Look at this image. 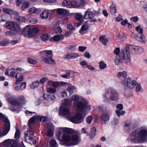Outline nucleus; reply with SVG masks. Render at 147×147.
Returning a JSON list of instances; mask_svg holds the SVG:
<instances>
[{"instance_id":"obj_1","label":"nucleus","mask_w":147,"mask_h":147,"mask_svg":"<svg viewBox=\"0 0 147 147\" xmlns=\"http://www.w3.org/2000/svg\"><path fill=\"white\" fill-rule=\"evenodd\" d=\"M133 127L132 122L127 121L125 122V127L126 128V132L129 134L133 142L140 143L145 141L147 137V127H142L130 132Z\"/></svg>"},{"instance_id":"obj_2","label":"nucleus","mask_w":147,"mask_h":147,"mask_svg":"<svg viewBox=\"0 0 147 147\" xmlns=\"http://www.w3.org/2000/svg\"><path fill=\"white\" fill-rule=\"evenodd\" d=\"M5 26L7 28L9 29L15 31V32L10 31L6 32L5 34L11 36H13L16 35L18 34L19 35H24L25 36L27 37L28 35V26H26L22 30H21L20 25L15 22H9L6 23Z\"/></svg>"},{"instance_id":"obj_3","label":"nucleus","mask_w":147,"mask_h":147,"mask_svg":"<svg viewBox=\"0 0 147 147\" xmlns=\"http://www.w3.org/2000/svg\"><path fill=\"white\" fill-rule=\"evenodd\" d=\"M58 129L59 131L57 134L58 138H59L61 135L62 132L63 133L62 136V140L63 142V145L67 146H71L70 144L71 142V136L67 133H70L73 131V129L67 127H59Z\"/></svg>"},{"instance_id":"obj_4","label":"nucleus","mask_w":147,"mask_h":147,"mask_svg":"<svg viewBox=\"0 0 147 147\" xmlns=\"http://www.w3.org/2000/svg\"><path fill=\"white\" fill-rule=\"evenodd\" d=\"M109 94V96L108 98V100H105V102L107 103L110 102L109 100L112 101H117L119 99V93L115 88L112 87H109L105 89L102 96L104 98H107V95Z\"/></svg>"},{"instance_id":"obj_5","label":"nucleus","mask_w":147,"mask_h":147,"mask_svg":"<svg viewBox=\"0 0 147 147\" xmlns=\"http://www.w3.org/2000/svg\"><path fill=\"white\" fill-rule=\"evenodd\" d=\"M73 106L76 107L79 110L85 112L89 111L91 110V105L87 100L84 98H82L80 101L77 102L76 104L75 102H74Z\"/></svg>"},{"instance_id":"obj_6","label":"nucleus","mask_w":147,"mask_h":147,"mask_svg":"<svg viewBox=\"0 0 147 147\" xmlns=\"http://www.w3.org/2000/svg\"><path fill=\"white\" fill-rule=\"evenodd\" d=\"M26 102L25 97L23 95L18 96V99H16L15 96L12 106L14 107L10 108V109L12 111H15L19 110L20 108Z\"/></svg>"},{"instance_id":"obj_7","label":"nucleus","mask_w":147,"mask_h":147,"mask_svg":"<svg viewBox=\"0 0 147 147\" xmlns=\"http://www.w3.org/2000/svg\"><path fill=\"white\" fill-rule=\"evenodd\" d=\"M125 48L133 54H138L144 51V49L141 47L134 45H128Z\"/></svg>"},{"instance_id":"obj_8","label":"nucleus","mask_w":147,"mask_h":147,"mask_svg":"<svg viewBox=\"0 0 147 147\" xmlns=\"http://www.w3.org/2000/svg\"><path fill=\"white\" fill-rule=\"evenodd\" d=\"M68 120L72 123L76 124H79L82 123L84 121V117L80 112L77 113L75 116H74L72 115L71 116L68 117Z\"/></svg>"},{"instance_id":"obj_9","label":"nucleus","mask_w":147,"mask_h":147,"mask_svg":"<svg viewBox=\"0 0 147 147\" xmlns=\"http://www.w3.org/2000/svg\"><path fill=\"white\" fill-rule=\"evenodd\" d=\"M121 82L122 84L125 85L128 88L132 89L135 87L136 81L128 78L121 80Z\"/></svg>"},{"instance_id":"obj_10","label":"nucleus","mask_w":147,"mask_h":147,"mask_svg":"<svg viewBox=\"0 0 147 147\" xmlns=\"http://www.w3.org/2000/svg\"><path fill=\"white\" fill-rule=\"evenodd\" d=\"M120 56L123 58L126 63H129L131 61V56L129 54V51L125 47L124 50L120 51Z\"/></svg>"},{"instance_id":"obj_11","label":"nucleus","mask_w":147,"mask_h":147,"mask_svg":"<svg viewBox=\"0 0 147 147\" xmlns=\"http://www.w3.org/2000/svg\"><path fill=\"white\" fill-rule=\"evenodd\" d=\"M0 119H3V121L5 124L3 128V132H5L3 135H6L9 132L10 129V123L9 120L4 117L3 115L0 113Z\"/></svg>"},{"instance_id":"obj_12","label":"nucleus","mask_w":147,"mask_h":147,"mask_svg":"<svg viewBox=\"0 0 147 147\" xmlns=\"http://www.w3.org/2000/svg\"><path fill=\"white\" fill-rule=\"evenodd\" d=\"M59 114L66 117L68 120V117L71 116V113H70V111L69 108L65 107H61L59 109Z\"/></svg>"},{"instance_id":"obj_13","label":"nucleus","mask_w":147,"mask_h":147,"mask_svg":"<svg viewBox=\"0 0 147 147\" xmlns=\"http://www.w3.org/2000/svg\"><path fill=\"white\" fill-rule=\"evenodd\" d=\"M99 13L98 11H94L92 12L89 10H86L85 13L83 18L86 20H90L94 17L96 15Z\"/></svg>"},{"instance_id":"obj_14","label":"nucleus","mask_w":147,"mask_h":147,"mask_svg":"<svg viewBox=\"0 0 147 147\" xmlns=\"http://www.w3.org/2000/svg\"><path fill=\"white\" fill-rule=\"evenodd\" d=\"M39 29L36 27H32L30 29L29 28L28 26V38H32L34 36V34L38 32Z\"/></svg>"},{"instance_id":"obj_15","label":"nucleus","mask_w":147,"mask_h":147,"mask_svg":"<svg viewBox=\"0 0 147 147\" xmlns=\"http://www.w3.org/2000/svg\"><path fill=\"white\" fill-rule=\"evenodd\" d=\"M71 141L70 144H71V146L78 144L80 141V137L77 135L74 134L71 136Z\"/></svg>"},{"instance_id":"obj_16","label":"nucleus","mask_w":147,"mask_h":147,"mask_svg":"<svg viewBox=\"0 0 147 147\" xmlns=\"http://www.w3.org/2000/svg\"><path fill=\"white\" fill-rule=\"evenodd\" d=\"M47 128L48 131L47 133V135L50 137L52 136L53 135V130L54 128V126L53 124L50 123L47 124Z\"/></svg>"},{"instance_id":"obj_17","label":"nucleus","mask_w":147,"mask_h":147,"mask_svg":"<svg viewBox=\"0 0 147 147\" xmlns=\"http://www.w3.org/2000/svg\"><path fill=\"white\" fill-rule=\"evenodd\" d=\"M131 37L143 43H145L146 41L145 37L144 35L141 36L140 37L138 35H136L135 36L134 33H132L131 34Z\"/></svg>"},{"instance_id":"obj_18","label":"nucleus","mask_w":147,"mask_h":147,"mask_svg":"<svg viewBox=\"0 0 147 147\" xmlns=\"http://www.w3.org/2000/svg\"><path fill=\"white\" fill-rule=\"evenodd\" d=\"M58 14L59 15H62L64 16H67L69 14V11L63 8H58L56 9Z\"/></svg>"},{"instance_id":"obj_19","label":"nucleus","mask_w":147,"mask_h":147,"mask_svg":"<svg viewBox=\"0 0 147 147\" xmlns=\"http://www.w3.org/2000/svg\"><path fill=\"white\" fill-rule=\"evenodd\" d=\"M4 97L7 98V101L12 105L15 96L11 95L9 93H7L4 95Z\"/></svg>"},{"instance_id":"obj_20","label":"nucleus","mask_w":147,"mask_h":147,"mask_svg":"<svg viewBox=\"0 0 147 147\" xmlns=\"http://www.w3.org/2000/svg\"><path fill=\"white\" fill-rule=\"evenodd\" d=\"M79 56L78 53H69L64 57V58L66 59H70L76 58Z\"/></svg>"},{"instance_id":"obj_21","label":"nucleus","mask_w":147,"mask_h":147,"mask_svg":"<svg viewBox=\"0 0 147 147\" xmlns=\"http://www.w3.org/2000/svg\"><path fill=\"white\" fill-rule=\"evenodd\" d=\"M42 61L44 63L49 64H54L55 62L51 58H47L43 56L41 57Z\"/></svg>"},{"instance_id":"obj_22","label":"nucleus","mask_w":147,"mask_h":147,"mask_svg":"<svg viewBox=\"0 0 147 147\" xmlns=\"http://www.w3.org/2000/svg\"><path fill=\"white\" fill-rule=\"evenodd\" d=\"M110 116L106 113L102 114L101 116V119L104 122V124H106L109 120Z\"/></svg>"},{"instance_id":"obj_23","label":"nucleus","mask_w":147,"mask_h":147,"mask_svg":"<svg viewBox=\"0 0 147 147\" xmlns=\"http://www.w3.org/2000/svg\"><path fill=\"white\" fill-rule=\"evenodd\" d=\"M3 11L5 13L10 15L14 14L15 15H18L19 14L18 12L7 8H4L3 9Z\"/></svg>"},{"instance_id":"obj_24","label":"nucleus","mask_w":147,"mask_h":147,"mask_svg":"<svg viewBox=\"0 0 147 147\" xmlns=\"http://www.w3.org/2000/svg\"><path fill=\"white\" fill-rule=\"evenodd\" d=\"M42 57L44 56L48 57L49 55L52 56L53 55L52 51L51 50H44L40 52Z\"/></svg>"},{"instance_id":"obj_25","label":"nucleus","mask_w":147,"mask_h":147,"mask_svg":"<svg viewBox=\"0 0 147 147\" xmlns=\"http://www.w3.org/2000/svg\"><path fill=\"white\" fill-rule=\"evenodd\" d=\"M43 97L45 99L49 101L55 100L56 99L55 97L53 94H44Z\"/></svg>"},{"instance_id":"obj_26","label":"nucleus","mask_w":147,"mask_h":147,"mask_svg":"<svg viewBox=\"0 0 147 147\" xmlns=\"http://www.w3.org/2000/svg\"><path fill=\"white\" fill-rule=\"evenodd\" d=\"M64 38V36L62 34L56 35L51 38V39L54 41L57 42L59 41L62 40Z\"/></svg>"},{"instance_id":"obj_27","label":"nucleus","mask_w":147,"mask_h":147,"mask_svg":"<svg viewBox=\"0 0 147 147\" xmlns=\"http://www.w3.org/2000/svg\"><path fill=\"white\" fill-rule=\"evenodd\" d=\"M116 11V6L115 4L112 3L110 6V12L112 15H114Z\"/></svg>"},{"instance_id":"obj_28","label":"nucleus","mask_w":147,"mask_h":147,"mask_svg":"<svg viewBox=\"0 0 147 147\" xmlns=\"http://www.w3.org/2000/svg\"><path fill=\"white\" fill-rule=\"evenodd\" d=\"M49 82L50 83L52 86L55 87L57 88L58 86H61L63 85L65 83V82H53L52 81H49Z\"/></svg>"},{"instance_id":"obj_29","label":"nucleus","mask_w":147,"mask_h":147,"mask_svg":"<svg viewBox=\"0 0 147 147\" xmlns=\"http://www.w3.org/2000/svg\"><path fill=\"white\" fill-rule=\"evenodd\" d=\"M49 13L48 11H44L40 14V17L42 19L46 20L48 18Z\"/></svg>"},{"instance_id":"obj_30","label":"nucleus","mask_w":147,"mask_h":147,"mask_svg":"<svg viewBox=\"0 0 147 147\" xmlns=\"http://www.w3.org/2000/svg\"><path fill=\"white\" fill-rule=\"evenodd\" d=\"M117 76L121 80L122 78H123L124 79L126 78V77L127 76V73L125 71L119 72L118 73Z\"/></svg>"},{"instance_id":"obj_31","label":"nucleus","mask_w":147,"mask_h":147,"mask_svg":"<svg viewBox=\"0 0 147 147\" xmlns=\"http://www.w3.org/2000/svg\"><path fill=\"white\" fill-rule=\"evenodd\" d=\"M120 53L118 55H117L115 60V65H118L123 60V58L120 56Z\"/></svg>"},{"instance_id":"obj_32","label":"nucleus","mask_w":147,"mask_h":147,"mask_svg":"<svg viewBox=\"0 0 147 147\" xmlns=\"http://www.w3.org/2000/svg\"><path fill=\"white\" fill-rule=\"evenodd\" d=\"M100 41L104 45H106L107 42L108 41V39L106 38L105 35H102L99 37Z\"/></svg>"},{"instance_id":"obj_33","label":"nucleus","mask_w":147,"mask_h":147,"mask_svg":"<svg viewBox=\"0 0 147 147\" xmlns=\"http://www.w3.org/2000/svg\"><path fill=\"white\" fill-rule=\"evenodd\" d=\"M96 129L95 127H92L90 130V139H92L96 135Z\"/></svg>"},{"instance_id":"obj_34","label":"nucleus","mask_w":147,"mask_h":147,"mask_svg":"<svg viewBox=\"0 0 147 147\" xmlns=\"http://www.w3.org/2000/svg\"><path fill=\"white\" fill-rule=\"evenodd\" d=\"M14 142L13 140L8 139L3 142V145L5 146H8Z\"/></svg>"},{"instance_id":"obj_35","label":"nucleus","mask_w":147,"mask_h":147,"mask_svg":"<svg viewBox=\"0 0 147 147\" xmlns=\"http://www.w3.org/2000/svg\"><path fill=\"white\" fill-rule=\"evenodd\" d=\"M76 89V88L74 86H68L67 90L69 94H71L74 92Z\"/></svg>"},{"instance_id":"obj_36","label":"nucleus","mask_w":147,"mask_h":147,"mask_svg":"<svg viewBox=\"0 0 147 147\" xmlns=\"http://www.w3.org/2000/svg\"><path fill=\"white\" fill-rule=\"evenodd\" d=\"M88 28V26L86 24H83L81 27V29L79 31V32L83 35L84 34V31L87 30Z\"/></svg>"},{"instance_id":"obj_37","label":"nucleus","mask_w":147,"mask_h":147,"mask_svg":"<svg viewBox=\"0 0 147 147\" xmlns=\"http://www.w3.org/2000/svg\"><path fill=\"white\" fill-rule=\"evenodd\" d=\"M18 15H16V19L18 22H24L26 21V19L25 17Z\"/></svg>"},{"instance_id":"obj_38","label":"nucleus","mask_w":147,"mask_h":147,"mask_svg":"<svg viewBox=\"0 0 147 147\" xmlns=\"http://www.w3.org/2000/svg\"><path fill=\"white\" fill-rule=\"evenodd\" d=\"M136 31L138 32V35L140 37L141 36H143L142 35L143 33V29L141 28L140 26H138L136 28Z\"/></svg>"},{"instance_id":"obj_39","label":"nucleus","mask_w":147,"mask_h":147,"mask_svg":"<svg viewBox=\"0 0 147 147\" xmlns=\"http://www.w3.org/2000/svg\"><path fill=\"white\" fill-rule=\"evenodd\" d=\"M39 116H34L32 117L29 120L28 122V124H30L33 123L36 119L38 120L39 119Z\"/></svg>"},{"instance_id":"obj_40","label":"nucleus","mask_w":147,"mask_h":147,"mask_svg":"<svg viewBox=\"0 0 147 147\" xmlns=\"http://www.w3.org/2000/svg\"><path fill=\"white\" fill-rule=\"evenodd\" d=\"M62 104L65 105H71V101H69L67 99L65 98L63 99L62 101Z\"/></svg>"},{"instance_id":"obj_41","label":"nucleus","mask_w":147,"mask_h":147,"mask_svg":"<svg viewBox=\"0 0 147 147\" xmlns=\"http://www.w3.org/2000/svg\"><path fill=\"white\" fill-rule=\"evenodd\" d=\"M39 83L40 82L38 81H34L30 86L31 88L34 89L37 87L39 86Z\"/></svg>"},{"instance_id":"obj_42","label":"nucleus","mask_w":147,"mask_h":147,"mask_svg":"<svg viewBox=\"0 0 147 147\" xmlns=\"http://www.w3.org/2000/svg\"><path fill=\"white\" fill-rule=\"evenodd\" d=\"M42 40L43 41H45L48 40L49 38V35L47 34H42L40 36Z\"/></svg>"},{"instance_id":"obj_43","label":"nucleus","mask_w":147,"mask_h":147,"mask_svg":"<svg viewBox=\"0 0 147 147\" xmlns=\"http://www.w3.org/2000/svg\"><path fill=\"white\" fill-rule=\"evenodd\" d=\"M10 42L9 39H5L0 42V45L1 46H5L8 44Z\"/></svg>"},{"instance_id":"obj_44","label":"nucleus","mask_w":147,"mask_h":147,"mask_svg":"<svg viewBox=\"0 0 147 147\" xmlns=\"http://www.w3.org/2000/svg\"><path fill=\"white\" fill-rule=\"evenodd\" d=\"M116 113L117 115L119 117L121 115H123L125 113V112L124 111L122 110H119L117 109L116 110Z\"/></svg>"},{"instance_id":"obj_45","label":"nucleus","mask_w":147,"mask_h":147,"mask_svg":"<svg viewBox=\"0 0 147 147\" xmlns=\"http://www.w3.org/2000/svg\"><path fill=\"white\" fill-rule=\"evenodd\" d=\"M70 2L65 0L63 2L62 5L63 7H66L68 8H70L71 6L70 5Z\"/></svg>"},{"instance_id":"obj_46","label":"nucleus","mask_w":147,"mask_h":147,"mask_svg":"<svg viewBox=\"0 0 147 147\" xmlns=\"http://www.w3.org/2000/svg\"><path fill=\"white\" fill-rule=\"evenodd\" d=\"M99 67L101 69H104L107 67V65L103 61H101L99 63Z\"/></svg>"},{"instance_id":"obj_47","label":"nucleus","mask_w":147,"mask_h":147,"mask_svg":"<svg viewBox=\"0 0 147 147\" xmlns=\"http://www.w3.org/2000/svg\"><path fill=\"white\" fill-rule=\"evenodd\" d=\"M23 78L24 77L23 75H20L16 82L15 84L17 85L20 84L21 82L23 81Z\"/></svg>"},{"instance_id":"obj_48","label":"nucleus","mask_w":147,"mask_h":147,"mask_svg":"<svg viewBox=\"0 0 147 147\" xmlns=\"http://www.w3.org/2000/svg\"><path fill=\"white\" fill-rule=\"evenodd\" d=\"M79 96L77 94L73 95L71 97V100L74 101L75 102L77 101L79 99Z\"/></svg>"},{"instance_id":"obj_49","label":"nucleus","mask_w":147,"mask_h":147,"mask_svg":"<svg viewBox=\"0 0 147 147\" xmlns=\"http://www.w3.org/2000/svg\"><path fill=\"white\" fill-rule=\"evenodd\" d=\"M36 11H40V9H36L34 7H33L28 10V12L30 14L33 13H35Z\"/></svg>"},{"instance_id":"obj_50","label":"nucleus","mask_w":147,"mask_h":147,"mask_svg":"<svg viewBox=\"0 0 147 147\" xmlns=\"http://www.w3.org/2000/svg\"><path fill=\"white\" fill-rule=\"evenodd\" d=\"M117 37L122 40H125L127 37V35L125 34H119L117 36Z\"/></svg>"},{"instance_id":"obj_51","label":"nucleus","mask_w":147,"mask_h":147,"mask_svg":"<svg viewBox=\"0 0 147 147\" xmlns=\"http://www.w3.org/2000/svg\"><path fill=\"white\" fill-rule=\"evenodd\" d=\"M39 116V119L38 120L40 121L43 122L44 123L47 121L48 118L47 117L43 116Z\"/></svg>"},{"instance_id":"obj_52","label":"nucleus","mask_w":147,"mask_h":147,"mask_svg":"<svg viewBox=\"0 0 147 147\" xmlns=\"http://www.w3.org/2000/svg\"><path fill=\"white\" fill-rule=\"evenodd\" d=\"M136 86V90L137 92H139L141 90L142 88L140 84L137 83L136 82V83L135 84Z\"/></svg>"},{"instance_id":"obj_53","label":"nucleus","mask_w":147,"mask_h":147,"mask_svg":"<svg viewBox=\"0 0 147 147\" xmlns=\"http://www.w3.org/2000/svg\"><path fill=\"white\" fill-rule=\"evenodd\" d=\"M7 20L6 15L3 14L0 16V22H5Z\"/></svg>"},{"instance_id":"obj_54","label":"nucleus","mask_w":147,"mask_h":147,"mask_svg":"<svg viewBox=\"0 0 147 147\" xmlns=\"http://www.w3.org/2000/svg\"><path fill=\"white\" fill-rule=\"evenodd\" d=\"M47 91L49 93H54L56 91V90L55 88L49 87L47 88Z\"/></svg>"},{"instance_id":"obj_55","label":"nucleus","mask_w":147,"mask_h":147,"mask_svg":"<svg viewBox=\"0 0 147 147\" xmlns=\"http://www.w3.org/2000/svg\"><path fill=\"white\" fill-rule=\"evenodd\" d=\"M51 145L53 147H58L56 141L54 139H52L50 142Z\"/></svg>"},{"instance_id":"obj_56","label":"nucleus","mask_w":147,"mask_h":147,"mask_svg":"<svg viewBox=\"0 0 147 147\" xmlns=\"http://www.w3.org/2000/svg\"><path fill=\"white\" fill-rule=\"evenodd\" d=\"M93 117L92 115H89L86 117V122L90 124L91 123L92 121L93 120Z\"/></svg>"},{"instance_id":"obj_57","label":"nucleus","mask_w":147,"mask_h":147,"mask_svg":"<svg viewBox=\"0 0 147 147\" xmlns=\"http://www.w3.org/2000/svg\"><path fill=\"white\" fill-rule=\"evenodd\" d=\"M119 121L116 118H114L112 122V124L114 125H116L118 124Z\"/></svg>"},{"instance_id":"obj_58","label":"nucleus","mask_w":147,"mask_h":147,"mask_svg":"<svg viewBox=\"0 0 147 147\" xmlns=\"http://www.w3.org/2000/svg\"><path fill=\"white\" fill-rule=\"evenodd\" d=\"M30 22L33 24H35L37 23L38 22V20L34 18H30L29 19Z\"/></svg>"},{"instance_id":"obj_59","label":"nucleus","mask_w":147,"mask_h":147,"mask_svg":"<svg viewBox=\"0 0 147 147\" xmlns=\"http://www.w3.org/2000/svg\"><path fill=\"white\" fill-rule=\"evenodd\" d=\"M28 7V2L27 1H25L22 5L21 9L22 10H24Z\"/></svg>"},{"instance_id":"obj_60","label":"nucleus","mask_w":147,"mask_h":147,"mask_svg":"<svg viewBox=\"0 0 147 147\" xmlns=\"http://www.w3.org/2000/svg\"><path fill=\"white\" fill-rule=\"evenodd\" d=\"M20 137V131L19 129H17L15 135V138L16 139H18Z\"/></svg>"},{"instance_id":"obj_61","label":"nucleus","mask_w":147,"mask_h":147,"mask_svg":"<svg viewBox=\"0 0 147 147\" xmlns=\"http://www.w3.org/2000/svg\"><path fill=\"white\" fill-rule=\"evenodd\" d=\"M28 63L33 65H35L37 63V62L36 60L30 58H28Z\"/></svg>"},{"instance_id":"obj_62","label":"nucleus","mask_w":147,"mask_h":147,"mask_svg":"<svg viewBox=\"0 0 147 147\" xmlns=\"http://www.w3.org/2000/svg\"><path fill=\"white\" fill-rule=\"evenodd\" d=\"M44 2L47 3H54L57 1V0H43Z\"/></svg>"},{"instance_id":"obj_63","label":"nucleus","mask_w":147,"mask_h":147,"mask_svg":"<svg viewBox=\"0 0 147 147\" xmlns=\"http://www.w3.org/2000/svg\"><path fill=\"white\" fill-rule=\"evenodd\" d=\"M82 18V15L79 13H76L75 15L76 19L78 20H80Z\"/></svg>"},{"instance_id":"obj_64","label":"nucleus","mask_w":147,"mask_h":147,"mask_svg":"<svg viewBox=\"0 0 147 147\" xmlns=\"http://www.w3.org/2000/svg\"><path fill=\"white\" fill-rule=\"evenodd\" d=\"M87 49V47L82 46H79L78 47V50L81 52H83Z\"/></svg>"}]
</instances>
